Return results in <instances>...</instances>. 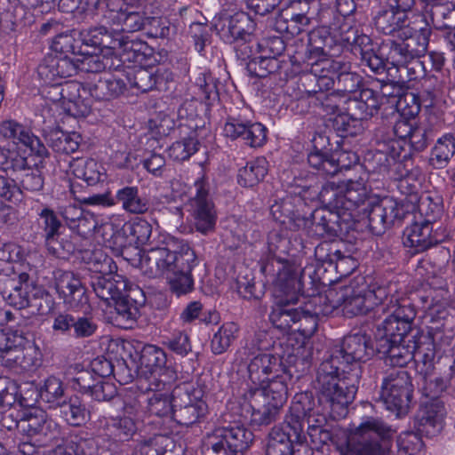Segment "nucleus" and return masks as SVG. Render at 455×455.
<instances>
[{"label":"nucleus","mask_w":455,"mask_h":455,"mask_svg":"<svg viewBox=\"0 0 455 455\" xmlns=\"http://www.w3.org/2000/svg\"><path fill=\"white\" fill-rule=\"evenodd\" d=\"M373 354L374 348L367 334L357 332L346 336L317 370L315 388L319 390L320 402L337 414L344 415L346 406L355 399L359 378L357 372L340 378V366L365 362Z\"/></svg>","instance_id":"obj_1"},{"label":"nucleus","mask_w":455,"mask_h":455,"mask_svg":"<svg viewBox=\"0 0 455 455\" xmlns=\"http://www.w3.org/2000/svg\"><path fill=\"white\" fill-rule=\"evenodd\" d=\"M261 272L275 277L274 303L269 314L272 324L282 331H293L300 308L294 307L301 289L303 269L294 261L270 252L261 259Z\"/></svg>","instance_id":"obj_2"},{"label":"nucleus","mask_w":455,"mask_h":455,"mask_svg":"<svg viewBox=\"0 0 455 455\" xmlns=\"http://www.w3.org/2000/svg\"><path fill=\"white\" fill-rule=\"evenodd\" d=\"M299 195L303 199L318 197L323 204L345 215V220L349 221L360 219L362 208L367 205L368 199L373 197L370 196L361 177L357 180L349 178L339 183L326 182L320 191L308 188Z\"/></svg>","instance_id":"obj_3"},{"label":"nucleus","mask_w":455,"mask_h":455,"mask_svg":"<svg viewBox=\"0 0 455 455\" xmlns=\"http://www.w3.org/2000/svg\"><path fill=\"white\" fill-rule=\"evenodd\" d=\"M91 286L96 296L107 305L114 302L118 316L127 322L137 319L140 307L146 302L144 292L138 285L114 272L92 275Z\"/></svg>","instance_id":"obj_4"},{"label":"nucleus","mask_w":455,"mask_h":455,"mask_svg":"<svg viewBox=\"0 0 455 455\" xmlns=\"http://www.w3.org/2000/svg\"><path fill=\"white\" fill-rule=\"evenodd\" d=\"M309 405L307 395H295L282 426L274 427L268 435L266 455H300L302 450L310 453L299 423Z\"/></svg>","instance_id":"obj_5"},{"label":"nucleus","mask_w":455,"mask_h":455,"mask_svg":"<svg viewBox=\"0 0 455 455\" xmlns=\"http://www.w3.org/2000/svg\"><path fill=\"white\" fill-rule=\"evenodd\" d=\"M435 348L433 340L427 339V346L419 347L417 354V373L419 390L426 401L439 400L455 373V360L451 356L440 357L435 362Z\"/></svg>","instance_id":"obj_6"},{"label":"nucleus","mask_w":455,"mask_h":455,"mask_svg":"<svg viewBox=\"0 0 455 455\" xmlns=\"http://www.w3.org/2000/svg\"><path fill=\"white\" fill-rule=\"evenodd\" d=\"M339 305L347 317L368 314L371 310L379 312V307L387 299V291L383 286L369 287L363 276L358 275L347 283H339Z\"/></svg>","instance_id":"obj_7"},{"label":"nucleus","mask_w":455,"mask_h":455,"mask_svg":"<svg viewBox=\"0 0 455 455\" xmlns=\"http://www.w3.org/2000/svg\"><path fill=\"white\" fill-rule=\"evenodd\" d=\"M195 251L187 243H182L180 251L167 247H156L148 250L140 259L143 274L149 278L165 275L166 278L178 269L191 271L196 265Z\"/></svg>","instance_id":"obj_8"},{"label":"nucleus","mask_w":455,"mask_h":455,"mask_svg":"<svg viewBox=\"0 0 455 455\" xmlns=\"http://www.w3.org/2000/svg\"><path fill=\"white\" fill-rule=\"evenodd\" d=\"M379 312L387 315L385 319L377 325L375 339L403 340L411 330L416 316L413 306L407 299L399 300L396 296H387L379 307Z\"/></svg>","instance_id":"obj_9"},{"label":"nucleus","mask_w":455,"mask_h":455,"mask_svg":"<svg viewBox=\"0 0 455 455\" xmlns=\"http://www.w3.org/2000/svg\"><path fill=\"white\" fill-rule=\"evenodd\" d=\"M404 216L403 206L393 197L378 198L375 196L368 199L367 205L362 208L360 219L355 221L366 219L371 231L374 235H379L396 222H400Z\"/></svg>","instance_id":"obj_10"},{"label":"nucleus","mask_w":455,"mask_h":455,"mask_svg":"<svg viewBox=\"0 0 455 455\" xmlns=\"http://www.w3.org/2000/svg\"><path fill=\"white\" fill-rule=\"evenodd\" d=\"M413 386L404 370L393 371L383 379L380 398L388 411L397 415L407 412L412 398Z\"/></svg>","instance_id":"obj_11"},{"label":"nucleus","mask_w":455,"mask_h":455,"mask_svg":"<svg viewBox=\"0 0 455 455\" xmlns=\"http://www.w3.org/2000/svg\"><path fill=\"white\" fill-rule=\"evenodd\" d=\"M194 188L195 196L189 199L188 208L196 230L205 235L213 230L217 215L209 194L210 185L204 173L196 180Z\"/></svg>","instance_id":"obj_12"},{"label":"nucleus","mask_w":455,"mask_h":455,"mask_svg":"<svg viewBox=\"0 0 455 455\" xmlns=\"http://www.w3.org/2000/svg\"><path fill=\"white\" fill-rule=\"evenodd\" d=\"M172 419L180 425L189 427L199 422L207 413V404L188 385L178 386L172 390Z\"/></svg>","instance_id":"obj_13"},{"label":"nucleus","mask_w":455,"mask_h":455,"mask_svg":"<svg viewBox=\"0 0 455 455\" xmlns=\"http://www.w3.org/2000/svg\"><path fill=\"white\" fill-rule=\"evenodd\" d=\"M423 339L424 340H420L418 344L412 340L406 342L405 339H380L376 341V350L382 355L387 365L403 368L412 359L417 365V354L419 347L427 346V339L433 340L430 336L423 337Z\"/></svg>","instance_id":"obj_14"},{"label":"nucleus","mask_w":455,"mask_h":455,"mask_svg":"<svg viewBox=\"0 0 455 455\" xmlns=\"http://www.w3.org/2000/svg\"><path fill=\"white\" fill-rule=\"evenodd\" d=\"M53 92H57L60 97H51L53 102L60 101L65 111L75 117L86 116L91 112V100L84 99L83 94L88 93L87 84L85 85L69 81L60 86L53 88Z\"/></svg>","instance_id":"obj_15"},{"label":"nucleus","mask_w":455,"mask_h":455,"mask_svg":"<svg viewBox=\"0 0 455 455\" xmlns=\"http://www.w3.org/2000/svg\"><path fill=\"white\" fill-rule=\"evenodd\" d=\"M55 288L63 302L72 309H81L89 304L86 289L73 272L59 270L55 274Z\"/></svg>","instance_id":"obj_16"},{"label":"nucleus","mask_w":455,"mask_h":455,"mask_svg":"<svg viewBox=\"0 0 455 455\" xmlns=\"http://www.w3.org/2000/svg\"><path fill=\"white\" fill-rule=\"evenodd\" d=\"M213 26L220 37L228 44L250 36L255 27L250 16L243 12L233 15L222 13L214 19Z\"/></svg>","instance_id":"obj_17"},{"label":"nucleus","mask_w":455,"mask_h":455,"mask_svg":"<svg viewBox=\"0 0 455 455\" xmlns=\"http://www.w3.org/2000/svg\"><path fill=\"white\" fill-rule=\"evenodd\" d=\"M403 146L400 140H391L379 145L376 149L369 150L363 158L364 166L369 172L386 173L392 165L397 164V167L401 166L397 161L401 157Z\"/></svg>","instance_id":"obj_18"},{"label":"nucleus","mask_w":455,"mask_h":455,"mask_svg":"<svg viewBox=\"0 0 455 455\" xmlns=\"http://www.w3.org/2000/svg\"><path fill=\"white\" fill-rule=\"evenodd\" d=\"M52 330L63 335H69L75 339H87L93 336L98 324L92 316H74L68 313H59L55 315Z\"/></svg>","instance_id":"obj_19"},{"label":"nucleus","mask_w":455,"mask_h":455,"mask_svg":"<svg viewBox=\"0 0 455 455\" xmlns=\"http://www.w3.org/2000/svg\"><path fill=\"white\" fill-rule=\"evenodd\" d=\"M223 132L231 140L242 139L251 148L261 147L267 140V128L263 124L243 122L232 116L227 119Z\"/></svg>","instance_id":"obj_20"},{"label":"nucleus","mask_w":455,"mask_h":455,"mask_svg":"<svg viewBox=\"0 0 455 455\" xmlns=\"http://www.w3.org/2000/svg\"><path fill=\"white\" fill-rule=\"evenodd\" d=\"M76 74L75 59L69 56L48 54L39 63L37 75L44 84H57L60 78Z\"/></svg>","instance_id":"obj_21"},{"label":"nucleus","mask_w":455,"mask_h":455,"mask_svg":"<svg viewBox=\"0 0 455 455\" xmlns=\"http://www.w3.org/2000/svg\"><path fill=\"white\" fill-rule=\"evenodd\" d=\"M444 415L442 401H422L415 419L416 431L427 437L435 436L443 429Z\"/></svg>","instance_id":"obj_22"},{"label":"nucleus","mask_w":455,"mask_h":455,"mask_svg":"<svg viewBox=\"0 0 455 455\" xmlns=\"http://www.w3.org/2000/svg\"><path fill=\"white\" fill-rule=\"evenodd\" d=\"M262 388H250L245 396L251 409V421L259 426L275 421L283 406L270 401Z\"/></svg>","instance_id":"obj_23"},{"label":"nucleus","mask_w":455,"mask_h":455,"mask_svg":"<svg viewBox=\"0 0 455 455\" xmlns=\"http://www.w3.org/2000/svg\"><path fill=\"white\" fill-rule=\"evenodd\" d=\"M0 134L15 144H21L29 148L31 153L43 157L47 155V148L40 139L29 128L14 121L6 120L0 124Z\"/></svg>","instance_id":"obj_24"},{"label":"nucleus","mask_w":455,"mask_h":455,"mask_svg":"<svg viewBox=\"0 0 455 455\" xmlns=\"http://www.w3.org/2000/svg\"><path fill=\"white\" fill-rule=\"evenodd\" d=\"M357 161L358 156L355 153L339 151L331 153L329 158L321 154H313L309 157V165L319 174L333 176L343 169H349Z\"/></svg>","instance_id":"obj_25"},{"label":"nucleus","mask_w":455,"mask_h":455,"mask_svg":"<svg viewBox=\"0 0 455 455\" xmlns=\"http://www.w3.org/2000/svg\"><path fill=\"white\" fill-rule=\"evenodd\" d=\"M281 367L282 362L278 355L259 353L248 363V378L255 387H261L270 379L272 374L277 373Z\"/></svg>","instance_id":"obj_26"},{"label":"nucleus","mask_w":455,"mask_h":455,"mask_svg":"<svg viewBox=\"0 0 455 455\" xmlns=\"http://www.w3.org/2000/svg\"><path fill=\"white\" fill-rule=\"evenodd\" d=\"M17 427L20 432L28 436L37 435L48 436L59 433L58 424L49 419L44 411L37 409L24 413L23 417L18 421Z\"/></svg>","instance_id":"obj_27"},{"label":"nucleus","mask_w":455,"mask_h":455,"mask_svg":"<svg viewBox=\"0 0 455 455\" xmlns=\"http://www.w3.org/2000/svg\"><path fill=\"white\" fill-rule=\"evenodd\" d=\"M310 74L313 76L315 82V87L310 93L316 94L328 91L333 86H336V75L342 66L339 60L331 58H321L315 61L310 62Z\"/></svg>","instance_id":"obj_28"},{"label":"nucleus","mask_w":455,"mask_h":455,"mask_svg":"<svg viewBox=\"0 0 455 455\" xmlns=\"http://www.w3.org/2000/svg\"><path fill=\"white\" fill-rule=\"evenodd\" d=\"M346 103L347 111H351L352 115L364 120L379 112L382 104V97L372 89L363 88L358 96L348 98Z\"/></svg>","instance_id":"obj_29"},{"label":"nucleus","mask_w":455,"mask_h":455,"mask_svg":"<svg viewBox=\"0 0 455 455\" xmlns=\"http://www.w3.org/2000/svg\"><path fill=\"white\" fill-rule=\"evenodd\" d=\"M432 224L420 219L415 220L404 230L403 243L405 246L413 248L415 253L422 252L438 243V240L432 235Z\"/></svg>","instance_id":"obj_30"},{"label":"nucleus","mask_w":455,"mask_h":455,"mask_svg":"<svg viewBox=\"0 0 455 455\" xmlns=\"http://www.w3.org/2000/svg\"><path fill=\"white\" fill-rule=\"evenodd\" d=\"M82 59H76L75 65L78 70L88 73H99L105 70H117L121 65L116 56L97 53L95 52L84 51Z\"/></svg>","instance_id":"obj_31"},{"label":"nucleus","mask_w":455,"mask_h":455,"mask_svg":"<svg viewBox=\"0 0 455 455\" xmlns=\"http://www.w3.org/2000/svg\"><path fill=\"white\" fill-rule=\"evenodd\" d=\"M123 79L106 74L95 83H88V93L97 100H110L120 96L125 90Z\"/></svg>","instance_id":"obj_32"},{"label":"nucleus","mask_w":455,"mask_h":455,"mask_svg":"<svg viewBox=\"0 0 455 455\" xmlns=\"http://www.w3.org/2000/svg\"><path fill=\"white\" fill-rule=\"evenodd\" d=\"M407 14L403 12L387 6L382 7L374 17V25L379 32L385 35H397L407 26Z\"/></svg>","instance_id":"obj_33"},{"label":"nucleus","mask_w":455,"mask_h":455,"mask_svg":"<svg viewBox=\"0 0 455 455\" xmlns=\"http://www.w3.org/2000/svg\"><path fill=\"white\" fill-rule=\"evenodd\" d=\"M151 53L152 49L146 42L133 35L123 36L118 60L120 63L129 62L142 65Z\"/></svg>","instance_id":"obj_34"},{"label":"nucleus","mask_w":455,"mask_h":455,"mask_svg":"<svg viewBox=\"0 0 455 455\" xmlns=\"http://www.w3.org/2000/svg\"><path fill=\"white\" fill-rule=\"evenodd\" d=\"M339 220L349 222L345 220V215L339 214L335 210L320 208L311 213L310 228L312 233L317 236L332 235L337 232L336 225Z\"/></svg>","instance_id":"obj_35"},{"label":"nucleus","mask_w":455,"mask_h":455,"mask_svg":"<svg viewBox=\"0 0 455 455\" xmlns=\"http://www.w3.org/2000/svg\"><path fill=\"white\" fill-rule=\"evenodd\" d=\"M115 199L116 204H120L122 209L131 214H143L149 208L148 200L140 194L137 186H125L118 189Z\"/></svg>","instance_id":"obj_36"},{"label":"nucleus","mask_w":455,"mask_h":455,"mask_svg":"<svg viewBox=\"0 0 455 455\" xmlns=\"http://www.w3.org/2000/svg\"><path fill=\"white\" fill-rule=\"evenodd\" d=\"M45 140L55 152L68 155L78 149L82 138L77 132H65L55 128L45 133Z\"/></svg>","instance_id":"obj_37"},{"label":"nucleus","mask_w":455,"mask_h":455,"mask_svg":"<svg viewBox=\"0 0 455 455\" xmlns=\"http://www.w3.org/2000/svg\"><path fill=\"white\" fill-rule=\"evenodd\" d=\"M455 155V135L445 133L440 137L431 149L429 164L435 169H443L448 165Z\"/></svg>","instance_id":"obj_38"},{"label":"nucleus","mask_w":455,"mask_h":455,"mask_svg":"<svg viewBox=\"0 0 455 455\" xmlns=\"http://www.w3.org/2000/svg\"><path fill=\"white\" fill-rule=\"evenodd\" d=\"M317 390V393L319 394V390L316 388ZM299 395H306L308 396V400H309V403L310 405L308 406L309 407V410L306 411H305V415L303 416V418L299 420L300 424H301V427H302V432H304V420L305 419L307 418V429H311L312 427L313 428H321V427H324L326 422H327V418H326V414H330L331 417L334 418V419H337V418H342V417H345L347 415V406H346V412L344 413V415H339L337 414L334 411L331 410V408H327L324 406V404L323 403L320 402V400L318 399V403H319V406L322 407V411H319L318 408H315V404H314V399H313V396L310 393L308 392H304V393H299Z\"/></svg>","instance_id":"obj_39"},{"label":"nucleus","mask_w":455,"mask_h":455,"mask_svg":"<svg viewBox=\"0 0 455 455\" xmlns=\"http://www.w3.org/2000/svg\"><path fill=\"white\" fill-rule=\"evenodd\" d=\"M224 427L231 455L243 454L252 443L254 435L243 425L235 423Z\"/></svg>","instance_id":"obj_40"},{"label":"nucleus","mask_w":455,"mask_h":455,"mask_svg":"<svg viewBox=\"0 0 455 455\" xmlns=\"http://www.w3.org/2000/svg\"><path fill=\"white\" fill-rule=\"evenodd\" d=\"M82 259L86 264L87 268L94 272L95 275H106L117 269L116 262L107 255L102 248L84 251Z\"/></svg>","instance_id":"obj_41"},{"label":"nucleus","mask_w":455,"mask_h":455,"mask_svg":"<svg viewBox=\"0 0 455 455\" xmlns=\"http://www.w3.org/2000/svg\"><path fill=\"white\" fill-rule=\"evenodd\" d=\"M69 168L75 177L84 180L89 186L97 184L103 175L100 164L91 158L73 159L69 164Z\"/></svg>","instance_id":"obj_42"},{"label":"nucleus","mask_w":455,"mask_h":455,"mask_svg":"<svg viewBox=\"0 0 455 455\" xmlns=\"http://www.w3.org/2000/svg\"><path fill=\"white\" fill-rule=\"evenodd\" d=\"M268 171V163L265 157H258L246 164L238 171L237 182L245 188L253 187L261 181Z\"/></svg>","instance_id":"obj_43"},{"label":"nucleus","mask_w":455,"mask_h":455,"mask_svg":"<svg viewBox=\"0 0 455 455\" xmlns=\"http://www.w3.org/2000/svg\"><path fill=\"white\" fill-rule=\"evenodd\" d=\"M397 36L408 49V52L411 53L413 59H419L427 52L429 39L428 33L426 30L411 31L407 27Z\"/></svg>","instance_id":"obj_44"},{"label":"nucleus","mask_w":455,"mask_h":455,"mask_svg":"<svg viewBox=\"0 0 455 455\" xmlns=\"http://www.w3.org/2000/svg\"><path fill=\"white\" fill-rule=\"evenodd\" d=\"M28 158L18 149L0 145V172L6 174H15L19 172L29 171Z\"/></svg>","instance_id":"obj_45"},{"label":"nucleus","mask_w":455,"mask_h":455,"mask_svg":"<svg viewBox=\"0 0 455 455\" xmlns=\"http://www.w3.org/2000/svg\"><path fill=\"white\" fill-rule=\"evenodd\" d=\"M60 406L62 417L70 426H82L89 419L90 412L77 396L70 397L68 402L62 403Z\"/></svg>","instance_id":"obj_46"},{"label":"nucleus","mask_w":455,"mask_h":455,"mask_svg":"<svg viewBox=\"0 0 455 455\" xmlns=\"http://www.w3.org/2000/svg\"><path fill=\"white\" fill-rule=\"evenodd\" d=\"M307 307H310L318 316L332 314L335 309L340 307L339 284L329 289L324 294L314 296Z\"/></svg>","instance_id":"obj_47"},{"label":"nucleus","mask_w":455,"mask_h":455,"mask_svg":"<svg viewBox=\"0 0 455 455\" xmlns=\"http://www.w3.org/2000/svg\"><path fill=\"white\" fill-rule=\"evenodd\" d=\"M202 452L204 455L230 454L225 427H216L205 434L202 441Z\"/></svg>","instance_id":"obj_48"},{"label":"nucleus","mask_w":455,"mask_h":455,"mask_svg":"<svg viewBox=\"0 0 455 455\" xmlns=\"http://www.w3.org/2000/svg\"><path fill=\"white\" fill-rule=\"evenodd\" d=\"M107 434L115 441L130 440L137 431V423L130 418L117 416L108 419L105 425Z\"/></svg>","instance_id":"obj_49"},{"label":"nucleus","mask_w":455,"mask_h":455,"mask_svg":"<svg viewBox=\"0 0 455 455\" xmlns=\"http://www.w3.org/2000/svg\"><path fill=\"white\" fill-rule=\"evenodd\" d=\"M52 49L61 56L84 53L79 32L73 30L58 35L52 41Z\"/></svg>","instance_id":"obj_50"},{"label":"nucleus","mask_w":455,"mask_h":455,"mask_svg":"<svg viewBox=\"0 0 455 455\" xmlns=\"http://www.w3.org/2000/svg\"><path fill=\"white\" fill-rule=\"evenodd\" d=\"M239 327L233 322L223 323L215 332L211 340V348L213 354L221 355L226 352L236 339Z\"/></svg>","instance_id":"obj_51"},{"label":"nucleus","mask_w":455,"mask_h":455,"mask_svg":"<svg viewBox=\"0 0 455 455\" xmlns=\"http://www.w3.org/2000/svg\"><path fill=\"white\" fill-rule=\"evenodd\" d=\"M40 222L39 227L44 231V236L45 239V243L49 248V250L52 249L55 251V248L52 247L51 243L57 240L60 232V229L61 228V222L58 219L56 213L53 210L44 207L37 213Z\"/></svg>","instance_id":"obj_52"},{"label":"nucleus","mask_w":455,"mask_h":455,"mask_svg":"<svg viewBox=\"0 0 455 455\" xmlns=\"http://www.w3.org/2000/svg\"><path fill=\"white\" fill-rule=\"evenodd\" d=\"M97 447L93 438L71 437L56 447L54 455H93Z\"/></svg>","instance_id":"obj_53"},{"label":"nucleus","mask_w":455,"mask_h":455,"mask_svg":"<svg viewBox=\"0 0 455 455\" xmlns=\"http://www.w3.org/2000/svg\"><path fill=\"white\" fill-rule=\"evenodd\" d=\"M340 68L336 75V92L345 96L355 92L362 83V77L355 72H350V64L339 60Z\"/></svg>","instance_id":"obj_54"},{"label":"nucleus","mask_w":455,"mask_h":455,"mask_svg":"<svg viewBox=\"0 0 455 455\" xmlns=\"http://www.w3.org/2000/svg\"><path fill=\"white\" fill-rule=\"evenodd\" d=\"M167 361L166 354L159 347L146 345L141 350L140 363L151 374L162 371Z\"/></svg>","instance_id":"obj_55"},{"label":"nucleus","mask_w":455,"mask_h":455,"mask_svg":"<svg viewBox=\"0 0 455 455\" xmlns=\"http://www.w3.org/2000/svg\"><path fill=\"white\" fill-rule=\"evenodd\" d=\"M199 142L196 131L178 140L169 148V156L175 161L182 162L190 158L197 150Z\"/></svg>","instance_id":"obj_56"},{"label":"nucleus","mask_w":455,"mask_h":455,"mask_svg":"<svg viewBox=\"0 0 455 455\" xmlns=\"http://www.w3.org/2000/svg\"><path fill=\"white\" fill-rule=\"evenodd\" d=\"M332 127L340 133V136L354 137L362 131V119L352 115L351 111L338 113L333 118H330Z\"/></svg>","instance_id":"obj_57"},{"label":"nucleus","mask_w":455,"mask_h":455,"mask_svg":"<svg viewBox=\"0 0 455 455\" xmlns=\"http://www.w3.org/2000/svg\"><path fill=\"white\" fill-rule=\"evenodd\" d=\"M247 71L251 76L267 77L268 75L276 72L280 64L276 58L273 56H265L263 53L255 56L247 62Z\"/></svg>","instance_id":"obj_58"},{"label":"nucleus","mask_w":455,"mask_h":455,"mask_svg":"<svg viewBox=\"0 0 455 455\" xmlns=\"http://www.w3.org/2000/svg\"><path fill=\"white\" fill-rule=\"evenodd\" d=\"M275 374V376L270 377L267 386L262 385L261 387H255L254 388H262L270 398V401L283 406L288 397L287 377L285 375Z\"/></svg>","instance_id":"obj_59"},{"label":"nucleus","mask_w":455,"mask_h":455,"mask_svg":"<svg viewBox=\"0 0 455 455\" xmlns=\"http://www.w3.org/2000/svg\"><path fill=\"white\" fill-rule=\"evenodd\" d=\"M394 71L397 76L393 74L392 77L396 78V83L403 85L411 81L422 79L427 75L425 66L419 59H413L408 63L397 67Z\"/></svg>","instance_id":"obj_60"},{"label":"nucleus","mask_w":455,"mask_h":455,"mask_svg":"<svg viewBox=\"0 0 455 455\" xmlns=\"http://www.w3.org/2000/svg\"><path fill=\"white\" fill-rule=\"evenodd\" d=\"M4 299L12 307L21 309L30 306L28 285L17 284L14 280L8 281V286L2 291Z\"/></svg>","instance_id":"obj_61"},{"label":"nucleus","mask_w":455,"mask_h":455,"mask_svg":"<svg viewBox=\"0 0 455 455\" xmlns=\"http://www.w3.org/2000/svg\"><path fill=\"white\" fill-rule=\"evenodd\" d=\"M422 172L419 168L406 170L404 174H401L397 188L399 191L411 197V201L418 199V193L420 188V179Z\"/></svg>","instance_id":"obj_62"},{"label":"nucleus","mask_w":455,"mask_h":455,"mask_svg":"<svg viewBox=\"0 0 455 455\" xmlns=\"http://www.w3.org/2000/svg\"><path fill=\"white\" fill-rule=\"evenodd\" d=\"M173 398L166 394L154 393L148 398L147 411L150 415L160 418L171 416L172 418Z\"/></svg>","instance_id":"obj_63"},{"label":"nucleus","mask_w":455,"mask_h":455,"mask_svg":"<svg viewBox=\"0 0 455 455\" xmlns=\"http://www.w3.org/2000/svg\"><path fill=\"white\" fill-rule=\"evenodd\" d=\"M40 364L39 352L32 342L24 339L21 341L17 360V369L31 371Z\"/></svg>","instance_id":"obj_64"}]
</instances>
